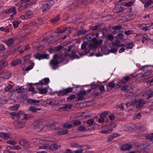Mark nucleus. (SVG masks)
Listing matches in <instances>:
<instances>
[{
  "mask_svg": "<svg viewBox=\"0 0 153 153\" xmlns=\"http://www.w3.org/2000/svg\"><path fill=\"white\" fill-rule=\"evenodd\" d=\"M13 23L14 28H16L18 27L20 22L17 20H15L13 22Z\"/></svg>",
  "mask_w": 153,
  "mask_h": 153,
  "instance_id": "nucleus-38",
  "label": "nucleus"
},
{
  "mask_svg": "<svg viewBox=\"0 0 153 153\" xmlns=\"http://www.w3.org/2000/svg\"><path fill=\"white\" fill-rule=\"evenodd\" d=\"M140 36H141V37L142 39H144L145 40H147L148 36L146 34H141L140 35Z\"/></svg>",
  "mask_w": 153,
  "mask_h": 153,
  "instance_id": "nucleus-45",
  "label": "nucleus"
},
{
  "mask_svg": "<svg viewBox=\"0 0 153 153\" xmlns=\"http://www.w3.org/2000/svg\"><path fill=\"white\" fill-rule=\"evenodd\" d=\"M68 27H65L64 28L63 30H61L59 28L57 29V33H63L65 32L67 30Z\"/></svg>",
  "mask_w": 153,
  "mask_h": 153,
  "instance_id": "nucleus-40",
  "label": "nucleus"
},
{
  "mask_svg": "<svg viewBox=\"0 0 153 153\" xmlns=\"http://www.w3.org/2000/svg\"><path fill=\"white\" fill-rule=\"evenodd\" d=\"M59 16L57 15L55 18L51 19L50 21L51 22L54 23L57 21L59 19Z\"/></svg>",
  "mask_w": 153,
  "mask_h": 153,
  "instance_id": "nucleus-42",
  "label": "nucleus"
},
{
  "mask_svg": "<svg viewBox=\"0 0 153 153\" xmlns=\"http://www.w3.org/2000/svg\"><path fill=\"white\" fill-rule=\"evenodd\" d=\"M73 123V126H78L80 125L81 123V122L80 121H76L74 122Z\"/></svg>",
  "mask_w": 153,
  "mask_h": 153,
  "instance_id": "nucleus-53",
  "label": "nucleus"
},
{
  "mask_svg": "<svg viewBox=\"0 0 153 153\" xmlns=\"http://www.w3.org/2000/svg\"><path fill=\"white\" fill-rule=\"evenodd\" d=\"M47 92V90L46 88L44 87L39 90V93L41 94L46 93Z\"/></svg>",
  "mask_w": 153,
  "mask_h": 153,
  "instance_id": "nucleus-36",
  "label": "nucleus"
},
{
  "mask_svg": "<svg viewBox=\"0 0 153 153\" xmlns=\"http://www.w3.org/2000/svg\"><path fill=\"white\" fill-rule=\"evenodd\" d=\"M19 64H22V62L21 60L19 59H16L11 62L12 65L13 66H16Z\"/></svg>",
  "mask_w": 153,
  "mask_h": 153,
  "instance_id": "nucleus-27",
  "label": "nucleus"
},
{
  "mask_svg": "<svg viewBox=\"0 0 153 153\" xmlns=\"http://www.w3.org/2000/svg\"><path fill=\"white\" fill-rule=\"evenodd\" d=\"M0 137L4 140H7L10 138V135L8 134L1 132L0 133Z\"/></svg>",
  "mask_w": 153,
  "mask_h": 153,
  "instance_id": "nucleus-18",
  "label": "nucleus"
},
{
  "mask_svg": "<svg viewBox=\"0 0 153 153\" xmlns=\"http://www.w3.org/2000/svg\"><path fill=\"white\" fill-rule=\"evenodd\" d=\"M147 138L151 140H153V133L149 134L147 136Z\"/></svg>",
  "mask_w": 153,
  "mask_h": 153,
  "instance_id": "nucleus-64",
  "label": "nucleus"
},
{
  "mask_svg": "<svg viewBox=\"0 0 153 153\" xmlns=\"http://www.w3.org/2000/svg\"><path fill=\"white\" fill-rule=\"evenodd\" d=\"M112 43L113 45L119 47L120 45V41L118 40H116L114 42H112Z\"/></svg>",
  "mask_w": 153,
  "mask_h": 153,
  "instance_id": "nucleus-51",
  "label": "nucleus"
},
{
  "mask_svg": "<svg viewBox=\"0 0 153 153\" xmlns=\"http://www.w3.org/2000/svg\"><path fill=\"white\" fill-rule=\"evenodd\" d=\"M41 81L44 82L45 83V85H47L49 82L50 80L48 78H46L44 79H42Z\"/></svg>",
  "mask_w": 153,
  "mask_h": 153,
  "instance_id": "nucleus-48",
  "label": "nucleus"
},
{
  "mask_svg": "<svg viewBox=\"0 0 153 153\" xmlns=\"http://www.w3.org/2000/svg\"><path fill=\"white\" fill-rule=\"evenodd\" d=\"M7 65V63L3 60H1L0 61V67L2 68L5 67Z\"/></svg>",
  "mask_w": 153,
  "mask_h": 153,
  "instance_id": "nucleus-46",
  "label": "nucleus"
},
{
  "mask_svg": "<svg viewBox=\"0 0 153 153\" xmlns=\"http://www.w3.org/2000/svg\"><path fill=\"white\" fill-rule=\"evenodd\" d=\"M145 103L143 100H137L135 99L132 102V105H135L137 108H140L143 106Z\"/></svg>",
  "mask_w": 153,
  "mask_h": 153,
  "instance_id": "nucleus-10",
  "label": "nucleus"
},
{
  "mask_svg": "<svg viewBox=\"0 0 153 153\" xmlns=\"http://www.w3.org/2000/svg\"><path fill=\"white\" fill-rule=\"evenodd\" d=\"M132 147V146L131 144H126L121 146L120 149L122 151H126L131 149Z\"/></svg>",
  "mask_w": 153,
  "mask_h": 153,
  "instance_id": "nucleus-17",
  "label": "nucleus"
},
{
  "mask_svg": "<svg viewBox=\"0 0 153 153\" xmlns=\"http://www.w3.org/2000/svg\"><path fill=\"white\" fill-rule=\"evenodd\" d=\"M117 51V49L116 48H113L109 50V53H115Z\"/></svg>",
  "mask_w": 153,
  "mask_h": 153,
  "instance_id": "nucleus-59",
  "label": "nucleus"
},
{
  "mask_svg": "<svg viewBox=\"0 0 153 153\" xmlns=\"http://www.w3.org/2000/svg\"><path fill=\"white\" fill-rule=\"evenodd\" d=\"M78 130L80 131H87L86 128L83 126H79L77 129Z\"/></svg>",
  "mask_w": 153,
  "mask_h": 153,
  "instance_id": "nucleus-52",
  "label": "nucleus"
},
{
  "mask_svg": "<svg viewBox=\"0 0 153 153\" xmlns=\"http://www.w3.org/2000/svg\"><path fill=\"white\" fill-rule=\"evenodd\" d=\"M108 86L111 88H114L115 86V84L113 82H111L108 83Z\"/></svg>",
  "mask_w": 153,
  "mask_h": 153,
  "instance_id": "nucleus-58",
  "label": "nucleus"
},
{
  "mask_svg": "<svg viewBox=\"0 0 153 153\" xmlns=\"http://www.w3.org/2000/svg\"><path fill=\"white\" fill-rule=\"evenodd\" d=\"M59 63L57 59H52L50 61L49 64L52 68L55 70L58 68V65Z\"/></svg>",
  "mask_w": 153,
  "mask_h": 153,
  "instance_id": "nucleus-13",
  "label": "nucleus"
},
{
  "mask_svg": "<svg viewBox=\"0 0 153 153\" xmlns=\"http://www.w3.org/2000/svg\"><path fill=\"white\" fill-rule=\"evenodd\" d=\"M87 123L89 126H91L93 125L94 123V121L93 119H90L87 121Z\"/></svg>",
  "mask_w": 153,
  "mask_h": 153,
  "instance_id": "nucleus-47",
  "label": "nucleus"
},
{
  "mask_svg": "<svg viewBox=\"0 0 153 153\" xmlns=\"http://www.w3.org/2000/svg\"><path fill=\"white\" fill-rule=\"evenodd\" d=\"M53 128H54L55 130V134L58 135H61L65 134H67L68 133V130L67 129H63L57 126H53Z\"/></svg>",
  "mask_w": 153,
  "mask_h": 153,
  "instance_id": "nucleus-5",
  "label": "nucleus"
},
{
  "mask_svg": "<svg viewBox=\"0 0 153 153\" xmlns=\"http://www.w3.org/2000/svg\"><path fill=\"white\" fill-rule=\"evenodd\" d=\"M107 38L109 41H112L114 38L113 36L112 35L110 34H107Z\"/></svg>",
  "mask_w": 153,
  "mask_h": 153,
  "instance_id": "nucleus-50",
  "label": "nucleus"
},
{
  "mask_svg": "<svg viewBox=\"0 0 153 153\" xmlns=\"http://www.w3.org/2000/svg\"><path fill=\"white\" fill-rule=\"evenodd\" d=\"M12 88V86L10 85H9L5 88V91L6 92L9 91Z\"/></svg>",
  "mask_w": 153,
  "mask_h": 153,
  "instance_id": "nucleus-62",
  "label": "nucleus"
},
{
  "mask_svg": "<svg viewBox=\"0 0 153 153\" xmlns=\"http://www.w3.org/2000/svg\"><path fill=\"white\" fill-rule=\"evenodd\" d=\"M130 79V77L128 76L124 77L123 79L120 81V82L123 84H125Z\"/></svg>",
  "mask_w": 153,
  "mask_h": 153,
  "instance_id": "nucleus-24",
  "label": "nucleus"
},
{
  "mask_svg": "<svg viewBox=\"0 0 153 153\" xmlns=\"http://www.w3.org/2000/svg\"><path fill=\"white\" fill-rule=\"evenodd\" d=\"M11 114L14 116H16L17 117H20L22 116H23V119L25 120H27L31 116V115L29 114H27L23 116L24 112L22 111L14 112L11 113Z\"/></svg>",
  "mask_w": 153,
  "mask_h": 153,
  "instance_id": "nucleus-6",
  "label": "nucleus"
},
{
  "mask_svg": "<svg viewBox=\"0 0 153 153\" xmlns=\"http://www.w3.org/2000/svg\"><path fill=\"white\" fill-rule=\"evenodd\" d=\"M7 143L11 145H15L17 144V143L13 141L8 140L7 141Z\"/></svg>",
  "mask_w": 153,
  "mask_h": 153,
  "instance_id": "nucleus-56",
  "label": "nucleus"
},
{
  "mask_svg": "<svg viewBox=\"0 0 153 153\" xmlns=\"http://www.w3.org/2000/svg\"><path fill=\"white\" fill-rule=\"evenodd\" d=\"M73 90V88L71 87H69L66 89H65L62 90H60L57 93L59 96H63L67 94H68L72 92Z\"/></svg>",
  "mask_w": 153,
  "mask_h": 153,
  "instance_id": "nucleus-12",
  "label": "nucleus"
},
{
  "mask_svg": "<svg viewBox=\"0 0 153 153\" xmlns=\"http://www.w3.org/2000/svg\"><path fill=\"white\" fill-rule=\"evenodd\" d=\"M34 128L37 132H40L43 128V126L42 122L37 120L33 123Z\"/></svg>",
  "mask_w": 153,
  "mask_h": 153,
  "instance_id": "nucleus-7",
  "label": "nucleus"
},
{
  "mask_svg": "<svg viewBox=\"0 0 153 153\" xmlns=\"http://www.w3.org/2000/svg\"><path fill=\"white\" fill-rule=\"evenodd\" d=\"M39 146V149H49L52 150H56L58 148V146L56 143L50 141H46V144Z\"/></svg>",
  "mask_w": 153,
  "mask_h": 153,
  "instance_id": "nucleus-1",
  "label": "nucleus"
},
{
  "mask_svg": "<svg viewBox=\"0 0 153 153\" xmlns=\"http://www.w3.org/2000/svg\"><path fill=\"white\" fill-rule=\"evenodd\" d=\"M152 1L151 0H147L144 4V7L145 8H146L148 6L151 5L152 4Z\"/></svg>",
  "mask_w": 153,
  "mask_h": 153,
  "instance_id": "nucleus-41",
  "label": "nucleus"
},
{
  "mask_svg": "<svg viewBox=\"0 0 153 153\" xmlns=\"http://www.w3.org/2000/svg\"><path fill=\"white\" fill-rule=\"evenodd\" d=\"M26 7V5L21 6L20 7H19L18 10L19 11H22V10H24L25 8Z\"/></svg>",
  "mask_w": 153,
  "mask_h": 153,
  "instance_id": "nucleus-57",
  "label": "nucleus"
},
{
  "mask_svg": "<svg viewBox=\"0 0 153 153\" xmlns=\"http://www.w3.org/2000/svg\"><path fill=\"white\" fill-rule=\"evenodd\" d=\"M40 110L39 108L37 109L34 106H30L28 108V110L29 111H31L32 112H36L37 111Z\"/></svg>",
  "mask_w": 153,
  "mask_h": 153,
  "instance_id": "nucleus-34",
  "label": "nucleus"
},
{
  "mask_svg": "<svg viewBox=\"0 0 153 153\" xmlns=\"http://www.w3.org/2000/svg\"><path fill=\"white\" fill-rule=\"evenodd\" d=\"M16 91L19 93H21L24 92L25 91L24 88L22 87H18L16 89Z\"/></svg>",
  "mask_w": 153,
  "mask_h": 153,
  "instance_id": "nucleus-43",
  "label": "nucleus"
},
{
  "mask_svg": "<svg viewBox=\"0 0 153 153\" xmlns=\"http://www.w3.org/2000/svg\"><path fill=\"white\" fill-rule=\"evenodd\" d=\"M72 47V46H71L68 47L67 49H65V56L66 57L69 56V58L72 59L79 58V57L78 55L71 51Z\"/></svg>",
  "mask_w": 153,
  "mask_h": 153,
  "instance_id": "nucleus-3",
  "label": "nucleus"
},
{
  "mask_svg": "<svg viewBox=\"0 0 153 153\" xmlns=\"http://www.w3.org/2000/svg\"><path fill=\"white\" fill-rule=\"evenodd\" d=\"M19 107V104H16L10 107V108L11 110H16L18 109Z\"/></svg>",
  "mask_w": 153,
  "mask_h": 153,
  "instance_id": "nucleus-49",
  "label": "nucleus"
},
{
  "mask_svg": "<svg viewBox=\"0 0 153 153\" xmlns=\"http://www.w3.org/2000/svg\"><path fill=\"white\" fill-rule=\"evenodd\" d=\"M93 35L91 34H88L86 35L85 36V38L88 41L93 40V39L94 38H93Z\"/></svg>",
  "mask_w": 153,
  "mask_h": 153,
  "instance_id": "nucleus-37",
  "label": "nucleus"
},
{
  "mask_svg": "<svg viewBox=\"0 0 153 153\" xmlns=\"http://www.w3.org/2000/svg\"><path fill=\"white\" fill-rule=\"evenodd\" d=\"M153 75L149 73H145L143 74H139L137 76L138 78L140 80H144L149 79L152 77Z\"/></svg>",
  "mask_w": 153,
  "mask_h": 153,
  "instance_id": "nucleus-9",
  "label": "nucleus"
},
{
  "mask_svg": "<svg viewBox=\"0 0 153 153\" xmlns=\"http://www.w3.org/2000/svg\"><path fill=\"white\" fill-rule=\"evenodd\" d=\"M21 149V147L19 145H16L13 146V149L18 150Z\"/></svg>",
  "mask_w": 153,
  "mask_h": 153,
  "instance_id": "nucleus-63",
  "label": "nucleus"
},
{
  "mask_svg": "<svg viewBox=\"0 0 153 153\" xmlns=\"http://www.w3.org/2000/svg\"><path fill=\"white\" fill-rule=\"evenodd\" d=\"M37 88L39 90L43 88V85H45V83L41 81L40 82L37 83Z\"/></svg>",
  "mask_w": 153,
  "mask_h": 153,
  "instance_id": "nucleus-30",
  "label": "nucleus"
},
{
  "mask_svg": "<svg viewBox=\"0 0 153 153\" xmlns=\"http://www.w3.org/2000/svg\"><path fill=\"white\" fill-rule=\"evenodd\" d=\"M30 54H28L24 57L21 60L22 65L24 64L25 62L30 58Z\"/></svg>",
  "mask_w": 153,
  "mask_h": 153,
  "instance_id": "nucleus-22",
  "label": "nucleus"
},
{
  "mask_svg": "<svg viewBox=\"0 0 153 153\" xmlns=\"http://www.w3.org/2000/svg\"><path fill=\"white\" fill-rule=\"evenodd\" d=\"M72 105L71 104H64L62 107V108L65 111L71 109Z\"/></svg>",
  "mask_w": 153,
  "mask_h": 153,
  "instance_id": "nucleus-28",
  "label": "nucleus"
},
{
  "mask_svg": "<svg viewBox=\"0 0 153 153\" xmlns=\"http://www.w3.org/2000/svg\"><path fill=\"white\" fill-rule=\"evenodd\" d=\"M26 121L23 119L18 120L15 122V126L17 129H20L23 128L25 126V124Z\"/></svg>",
  "mask_w": 153,
  "mask_h": 153,
  "instance_id": "nucleus-11",
  "label": "nucleus"
},
{
  "mask_svg": "<svg viewBox=\"0 0 153 153\" xmlns=\"http://www.w3.org/2000/svg\"><path fill=\"white\" fill-rule=\"evenodd\" d=\"M19 144L26 148H29V146L28 142L25 140H22L19 141Z\"/></svg>",
  "mask_w": 153,
  "mask_h": 153,
  "instance_id": "nucleus-16",
  "label": "nucleus"
},
{
  "mask_svg": "<svg viewBox=\"0 0 153 153\" xmlns=\"http://www.w3.org/2000/svg\"><path fill=\"white\" fill-rule=\"evenodd\" d=\"M7 102L6 98L3 94L0 93V104L4 103Z\"/></svg>",
  "mask_w": 153,
  "mask_h": 153,
  "instance_id": "nucleus-23",
  "label": "nucleus"
},
{
  "mask_svg": "<svg viewBox=\"0 0 153 153\" xmlns=\"http://www.w3.org/2000/svg\"><path fill=\"white\" fill-rule=\"evenodd\" d=\"M3 13L6 14H12L10 16V19H12L13 18V15H16V8L15 7H12L10 8V9L7 10H4L3 12Z\"/></svg>",
  "mask_w": 153,
  "mask_h": 153,
  "instance_id": "nucleus-8",
  "label": "nucleus"
},
{
  "mask_svg": "<svg viewBox=\"0 0 153 153\" xmlns=\"http://www.w3.org/2000/svg\"><path fill=\"white\" fill-rule=\"evenodd\" d=\"M152 66L150 65H145L144 66L143 68L144 69H145V71H149L151 70V68Z\"/></svg>",
  "mask_w": 153,
  "mask_h": 153,
  "instance_id": "nucleus-55",
  "label": "nucleus"
},
{
  "mask_svg": "<svg viewBox=\"0 0 153 153\" xmlns=\"http://www.w3.org/2000/svg\"><path fill=\"white\" fill-rule=\"evenodd\" d=\"M101 27V26L100 24H98L91 27V29L92 30H96L100 28Z\"/></svg>",
  "mask_w": 153,
  "mask_h": 153,
  "instance_id": "nucleus-44",
  "label": "nucleus"
},
{
  "mask_svg": "<svg viewBox=\"0 0 153 153\" xmlns=\"http://www.w3.org/2000/svg\"><path fill=\"white\" fill-rule=\"evenodd\" d=\"M33 141L34 143H36V145H39V144H42L43 145L46 143V141L42 140H40L38 139H34L33 140Z\"/></svg>",
  "mask_w": 153,
  "mask_h": 153,
  "instance_id": "nucleus-15",
  "label": "nucleus"
},
{
  "mask_svg": "<svg viewBox=\"0 0 153 153\" xmlns=\"http://www.w3.org/2000/svg\"><path fill=\"white\" fill-rule=\"evenodd\" d=\"M80 149L76 150L74 151V153H82L84 149L82 148H80Z\"/></svg>",
  "mask_w": 153,
  "mask_h": 153,
  "instance_id": "nucleus-60",
  "label": "nucleus"
},
{
  "mask_svg": "<svg viewBox=\"0 0 153 153\" xmlns=\"http://www.w3.org/2000/svg\"><path fill=\"white\" fill-rule=\"evenodd\" d=\"M27 102L30 103H37L39 102V101L32 99H28Z\"/></svg>",
  "mask_w": 153,
  "mask_h": 153,
  "instance_id": "nucleus-31",
  "label": "nucleus"
},
{
  "mask_svg": "<svg viewBox=\"0 0 153 153\" xmlns=\"http://www.w3.org/2000/svg\"><path fill=\"white\" fill-rule=\"evenodd\" d=\"M94 41L95 42V43H96L97 46V47L102 43L103 41L102 40L100 39L98 41L96 38H94Z\"/></svg>",
  "mask_w": 153,
  "mask_h": 153,
  "instance_id": "nucleus-35",
  "label": "nucleus"
},
{
  "mask_svg": "<svg viewBox=\"0 0 153 153\" xmlns=\"http://www.w3.org/2000/svg\"><path fill=\"white\" fill-rule=\"evenodd\" d=\"M54 3L53 0H47L41 7V9L43 12H46L52 6Z\"/></svg>",
  "mask_w": 153,
  "mask_h": 153,
  "instance_id": "nucleus-4",
  "label": "nucleus"
},
{
  "mask_svg": "<svg viewBox=\"0 0 153 153\" xmlns=\"http://www.w3.org/2000/svg\"><path fill=\"white\" fill-rule=\"evenodd\" d=\"M34 65V63H32L31 66L27 67L26 68L25 70L26 71H29L32 69Z\"/></svg>",
  "mask_w": 153,
  "mask_h": 153,
  "instance_id": "nucleus-54",
  "label": "nucleus"
},
{
  "mask_svg": "<svg viewBox=\"0 0 153 153\" xmlns=\"http://www.w3.org/2000/svg\"><path fill=\"white\" fill-rule=\"evenodd\" d=\"M63 127L66 128H69L73 127V125L71 124H66L63 125Z\"/></svg>",
  "mask_w": 153,
  "mask_h": 153,
  "instance_id": "nucleus-61",
  "label": "nucleus"
},
{
  "mask_svg": "<svg viewBox=\"0 0 153 153\" xmlns=\"http://www.w3.org/2000/svg\"><path fill=\"white\" fill-rule=\"evenodd\" d=\"M86 91H84L80 92L78 96L76 97V100H82L84 98V96L86 94Z\"/></svg>",
  "mask_w": 153,
  "mask_h": 153,
  "instance_id": "nucleus-14",
  "label": "nucleus"
},
{
  "mask_svg": "<svg viewBox=\"0 0 153 153\" xmlns=\"http://www.w3.org/2000/svg\"><path fill=\"white\" fill-rule=\"evenodd\" d=\"M87 31L85 29L78 30L77 32V34L78 35H82L85 34Z\"/></svg>",
  "mask_w": 153,
  "mask_h": 153,
  "instance_id": "nucleus-32",
  "label": "nucleus"
},
{
  "mask_svg": "<svg viewBox=\"0 0 153 153\" xmlns=\"http://www.w3.org/2000/svg\"><path fill=\"white\" fill-rule=\"evenodd\" d=\"M92 42V43H90L88 45V47L91 49H95L97 47L96 43L94 41V39Z\"/></svg>",
  "mask_w": 153,
  "mask_h": 153,
  "instance_id": "nucleus-21",
  "label": "nucleus"
},
{
  "mask_svg": "<svg viewBox=\"0 0 153 153\" xmlns=\"http://www.w3.org/2000/svg\"><path fill=\"white\" fill-rule=\"evenodd\" d=\"M34 57L39 60L43 59L42 54L37 53L34 55Z\"/></svg>",
  "mask_w": 153,
  "mask_h": 153,
  "instance_id": "nucleus-39",
  "label": "nucleus"
},
{
  "mask_svg": "<svg viewBox=\"0 0 153 153\" xmlns=\"http://www.w3.org/2000/svg\"><path fill=\"white\" fill-rule=\"evenodd\" d=\"M13 42L14 39L12 38H11L7 40L6 44L8 46H11L13 44Z\"/></svg>",
  "mask_w": 153,
  "mask_h": 153,
  "instance_id": "nucleus-33",
  "label": "nucleus"
},
{
  "mask_svg": "<svg viewBox=\"0 0 153 153\" xmlns=\"http://www.w3.org/2000/svg\"><path fill=\"white\" fill-rule=\"evenodd\" d=\"M116 126V124L113 123L107 125H104L102 127V130L100 132L103 134H108L110 133L113 130V128Z\"/></svg>",
  "mask_w": 153,
  "mask_h": 153,
  "instance_id": "nucleus-2",
  "label": "nucleus"
},
{
  "mask_svg": "<svg viewBox=\"0 0 153 153\" xmlns=\"http://www.w3.org/2000/svg\"><path fill=\"white\" fill-rule=\"evenodd\" d=\"M102 51L105 54L109 53V50L108 47L106 45H104L102 48Z\"/></svg>",
  "mask_w": 153,
  "mask_h": 153,
  "instance_id": "nucleus-20",
  "label": "nucleus"
},
{
  "mask_svg": "<svg viewBox=\"0 0 153 153\" xmlns=\"http://www.w3.org/2000/svg\"><path fill=\"white\" fill-rule=\"evenodd\" d=\"M71 146L72 147L78 148H82L85 146V145H80L76 143H74L71 144Z\"/></svg>",
  "mask_w": 153,
  "mask_h": 153,
  "instance_id": "nucleus-29",
  "label": "nucleus"
},
{
  "mask_svg": "<svg viewBox=\"0 0 153 153\" xmlns=\"http://www.w3.org/2000/svg\"><path fill=\"white\" fill-rule=\"evenodd\" d=\"M108 114L107 112H104L100 116V117L98 119V121L100 123H101L103 122L104 120V118Z\"/></svg>",
  "mask_w": 153,
  "mask_h": 153,
  "instance_id": "nucleus-19",
  "label": "nucleus"
},
{
  "mask_svg": "<svg viewBox=\"0 0 153 153\" xmlns=\"http://www.w3.org/2000/svg\"><path fill=\"white\" fill-rule=\"evenodd\" d=\"M25 14L28 19L31 18L33 16V13L31 10H28L25 12Z\"/></svg>",
  "mask_w": 153,
  "mask_h": 153,
  "instance_id": "nucleus-25",
  "label": "nucleus"
},
{
  "mask_svg": "<svg viewBox=\"0 0 153 153\" xmlns=\"http://www.w3.org/2000/svg\"><path fill=\"white\" fill-rule=\"evenodd\" d=\"M138 26L140 29L145 31H146L148 30V28L146 27V24H140L138 25Z\"/></svg>",
  "mask_w": 153,
  "mask_h": 153,
  "instance_id": "nucleus-26",
  "label": "nucleus"
}]
</instances>
